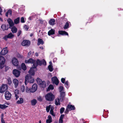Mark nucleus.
<instances>
[{"mask_svg":"<svg viewBox=\"0 0 123 123\" xmlns=\"http://www.w3.org/2000/svg\"><path fill=\"white\" fill-rule=\"evenodd\" d=\"M35 61L33 65V68H36L38 65L41 66L42 64L44 65H46V61L43 59L42 61L37 59V61L35 60Z\"/></svg>","mask_w":123,"mask_h":123,"instance_id":"obj_1","label":"nucleus"},{"mask_svg":"<svg viewBox=\"0 0 123 123\" xmlns=\"http://www.w3.org/2000/svg\"><path fill=\"white\" fill-rule=\"evenodd\" d=\"M34 81L33 78L30 75L28 74L25 77V83L26 85L27 84L28 82L30 83H33Z\"/></svg>","mask_w":123,"mask_h":123,"instance_id":"obj_2","label":"nucleus"},{"mask_svg":"<svg viewBox=\"0 0 123 123\" xmlns=\"http://www.w3.org/2000/svg\"><path fill=\"white\" fill-rule=\"evenodd\" d=\"M37 84H34L32 86V88L30 89L26 87L25 89L26 92H35L37 89Z\"/></svg>","mask_w":123,"mask_h":123,"instance_id":"obj_3","label":"nucleus"},{"mask_svg":"<svg viewBox=\"0 0 123 123\" xmlns=\"http://www.w3.org/2000/svg\"><path fill=\"white\" fill-rule=\"evenodd\" d=\"M46 99L49 101H52L54 99V96L52 93H48L45 96Z\"/></svg>","mask_w":123,"mask_h":123,"instance_id":"obj_4","label":"nucleus"},{"mask_svg":"<svg viewBox=\"0 0 123 123\" xmlns=\"http://www.w3.org/2000/svg\"><path fill=\"white\" fill-rule=\"evenodd\" d=\"M6 60L4 57L0 56V68L2 69L4 67V64Z\"/></svg>","mask_w":123,"mask_h":123,"instance_id":"obj_5","label":"nucleus"},{"mask_svg":"<svg viewBox=\"0 0 123 123\" xmlns=\"http://www.w3.org/2000/svg\"><path fill=\"white\" fill-rule=\"evenodd\" d=\"M8 87L7 85L3 84L0 88V92H9L7 91Z\"/></svg>","mask_w":123,"mask_h":123,"instance_id":"obj_6","label":"nucleus"},{"mask_svg":"<svg viewBox=\"0 0 123 123\" xmlns=\"http://www.w3.org/2000/svg\"><path fill=\"white\" fill-rule=\"evenodd\" d=\"M14 37V35L12 34V32H10L7 35H6L3 38L5 40L7 41L8 38L12 39Z\"/></svg>","mask_w":123,"mask_h":123,"instance_id":"obj_7","label":"nucleus"},{"mask_svg":"<svg viewBox=\"0 0 123 123\" xmlns=\"http://www.w3.org/2000/svg\"><path fill=\"white\" fill-rule=\"evenodd\" d=\"M20 71L16 69H13L12 71L13 74L16 77L20 75Z\"/></svg>","mask_w":123,"mask_h":123,"instance_id":"obj_8","label":"nucleus"},{"mask_svg":"<svg viewBox=\"0 0 123 123\" xmlns=\"http://www.w3.org/2000/svg\"><path fill=\"white\" fill-rule=\"evenodd\" d=\"M52 81L53 83H54L57 86L59 83V81L56 76H54L51 78Z\"/></svg>","mask_w":123,"mask_h":123,"instance_id":"obj_9","label":"nucleus"},{"mask_svg":"<svg viewBox=\"0 0 123 123\" xmlns=\"http://www.w3.org/2000/svg\"><path fill=\"white\" fill-rule=\"evenodd\" d=\"M30 42L27 40H24L22 42L21 44L23 46H28L30 45Z\"/></svg>","mask_w":123,"mask_h":123,"instance_id":"obj_10","label":"nucleus"},{"mask_svg":"<svg viewBox=\"0 0 123 123\" xmlns=\"http://www.w3.org/2000/svg\"><path fill=\"white\" fill-rule=\"evenodd\" d=\"M12 62L13 65L15 66H17L19 65V62L18 59L15 57L13 58Z\"/></svg>","mask_w":123,"mask_h":123,"instance_id":"obj_11","label":"nucleus"},{"mask_svg":"<svg viewBox=\"0 0 123 123\" xmlns=\"http://www.w3.org/2000/svg\"><path fill=\"white\" fill-rule=\"evenodd\" d=\"M8 50L7 49V48L6 47L3 48L0 52V55H4L8 53Z\"/></svg>","mask_w":123,"mask_h":123,"instance_id":"obj_12","label":"nucleus"},{"mask_svg":"<svg viewBox=\"0 0 123 123\" xmlns=\"http://www.w3.org/2000/svg\"><path fill=\"white\" fill-rule=\"evenodd\" d=\"M1 29L3 31L7 30L9 28V25L8 24H3L1 25Z\"/></svg>","mask_w":123,"mask_h":123,"instance_id":"obj_13","label":"nucleus"},{"mask_svg":"<svg viewBox=\"0 0 123 123\" xmlns=\"http://www.w3.org/2000/svg\"><path fill=\"white\" fill-rule=\"evenodd\" d=\"M35 62V60L33 59L32 58H30L28 60H25V62L26 64L31 63V64L34 63Z\"/></svg>","mask_w":123,"mask_h":123,"instance_id":"obj_14","label":"nucleus"},{"mask_svg":"<svg viewBox=\"0 0 123 123\" xmlns=\"http://www.w3.org/2000/svg\"><path fill=\"white\" fill-rule=\"evenodd\" d=\"M5 96L6 99L9 100L11 98L12 95L10 93H5Z\"/></svg>","mask_w":123,"mask_h":123,"instance_id":"obj_15","label":"nucleus"},{"mask_svg":"<svg viewBox=\"0 0 123 123\" xmlns=\"http://www.w3.org/2000/svg\"><path fill=\"white\" fill-rule=\"evenodd\" d=\"M7 21L9 25V28H11V27L13 26L14 24L11 18L8 19Z\"/></svg>","mask_w":123,"mask_h":123,"instance_id":"obj_16","label":"nucleus"},{"mask_svg":"<svg viewBox=\"0 0 123 123\" xmlns=\"http://www.w3.org/2000/svg\"><path fill=\"white\" fill-rule=\"evenodd\" d=\"M58 33L59 34L63 36L67 35L68 36V33L65 31H58Z\"/></svg>","mask_w":123,"mask_h":123,"instance_id":"obj_17","label":"nucleus"},{"mask_svg":"<svg viewBox=\"0 0 123 123\" xmlns=\"http://www.w3.org/2000/svg\"><path fill=\"white\" fill-rule=\"evenodd\" d=\"M12 82L14 85L15 87H17L18 84V80L16 79H14L13 80Z\"/></svg>","mask_w":123,"mask_h":123,"instance_id":"obj_18","label":"nucleus"},{"mask_svg":"<svg viewBox=\"0 0 123 123\" xmlns=\"http://www.w3.org/2000/svg\"><path fill=\"white\" fill-rule=\"evenodd\" d=\"M67 107L69 109V110L70 111L72 110H74L75 109L74 106L72 105H68Z\"/></svg>","mask_w":123,"mask_h":123,"instance_id":"obj_19","label":"nucleus"},{"mask_svg":"<svg viewBox=\"0 0 123 123\" xmlns=\"http://www.w3.org/2000/svg\"><path fill=\"white\" fill-rule=\"evenodd\" d=\"M55 19H51L49 21V23L51 25H53L55 24Z\"/></svg>","mask_w":123,"mask_h":123,"instance_id":"obj_20","label":"nucleus"},{"mask_svg":"<svg viewBox=\"0 0 123 123\" xmlns=\"http://www.w3.org/2000/svg\"><path fill=\"white\" fill-rule=\"evenodd\" d=\"M55 30L52 29H51V30H49L48 32V35L49 36L53 35L55 34Z\"/></svg>","mask_w":123,"mask_h":123,"instance_id":"obj_21","label":"nucleus"},{"mask_svg":"<svg viewBox=\"0 0 123 123\" xmlns=\"http://www.w3.org/2000/svg\"><path fill=\"white\" fill-rule=\"evenodd\" d=\"M65 95V93H60V98L61 101H63Z\"/></svg>","mask_w":123,"mask_h":123,"instance_id":"obj_22","label":"nucleus"},{"mask_svg":"<svg viewBox=\"0 0 123 123\" xmlns=\"http://www.w3.org/2000/svg\"><path fill=\"white\" fill-rule=\"evenodd\" d=\"M44 43V42L42 39L39 38L37 40V45H39L40 44L43 45Z\"/></svg>","mask_w":123,"mask_h":123,"instance_id":"obj_23","label":"nucleus"},{"mask_svg":"<svg viewBox=\"0 0 123 123\" xmlns=\"http://www.w3.org/2000/svg\"><path fill=\"white\" fill-rule=\"evenodd\" d=\"M70 24V22L67 21L65 23L64 26L63 28L64 29H68L69 28V24Z\"/></svg>","mask_w":123,"mask_h":123,"instance_id":"obj_24","label":"nucleus"},{"mask_svg":"<svg viewBox=\"0 0 123 123\" xmlns=\"http://www.w3.org/2000/svg\"><path fill=\"white\" fill-rule=\"evenodd\" d=\"M10 29H11V31L13 33H15L17 32V29L15 26H13Z\"/></svg>","mask_w":123,"mask_h":123,"instance_id":"obj_25","label":"nucleus"},{"mask_svg":"<svg viewBox=\"0 0 123 123\" xmlns=\"http://www.w3.org/2000/svg\"><path fill=\"white\" fill-rule=\"evenodd\" d=\"M39 84L41 87L44 88L46 86V82L44 81H42L41 83H39Z\"/></svg>","mask_w":123,"mask_h":123,"instance_id":"obj_26","label":"nucleus"},{"mask_svg":"<svg viewBox=\"0 0 123 123\" xmlns=\"http://www.w3.org/2000/svg\"><path fill=\"white\" fill-rule=\"evenodd\" d=\"M48 119L46 120V123H50L52 121V118L50 115L48 116Z\"/></svg>","mask_w":123,"mask_h":123,"instance_id":"obj_27","label":"nucleus"},{"mask_svg":"<svg viewBox=\"0 0 123 123\" xmlns=\"http://www.w3.org/2000/svg\"><path fill=\"white\" fill-rule=\"evenodd\" d=\"M28 73L30 74H29L31 76L34 75L35 74L34 71L32 68H30L28 72Z\"/></svg>","mask_w":123,"mask_h":123,"instance_id":"obj_28","label":"nucleus"},{"mask_svg":"<svg viewBox=\"0 0 123 123\" xmlns=\"http://www.w3.org/2000/svg\"><path fill=\"white\" fill-rule=\"evenodd\" d=\"M64 115L62 114L60 117L59 119V123H62L63 122V119L64 117Z\"/></svg>","mask_w":123,"mask_h":123,"instance_id":"obj_29","label":"nucleus"},{"mask_svg":"<svg viewBox=\"0 0 123 123\" xmlns=\"http://www.w3.org/2000/svg\"><path fill=\"white\" fill-rule=\"evenodd\" d=\"M37 103V101L35 99H33L31 101V104L32 105H35Z\"/></svg>","mask_w":123,"mask_h":123,"instance_id":"obj_30","label":"nucleus"},{"mask_svg":"<svg viewBox=\"0 0 123 123\" xmlns=\"http://www.w3.org/2000/svg\"><path fill=\"white\" fill-rule=\"evenodd\" d=\"M60 99L57 98L55 100V104L57 105H59L60 104Z\"/></svg>","mask_w":123,"mask_h":123,"instance_id":"obj_31","label":"nucleus"},{"mask_svg":"<svg viewBox=\"0 0 123 123\" xmlns=\"http://www.w3.org/2000/svg\"><path fill=\"white\" fill-rule=\"evenodd\" d=\"M21 68L24 70H25L27 68L26 67L25 63H23L21 64Z\"/></svg>","mask_w":123,"mask_h":123,"instance_id":"obj_32","label":"nucleus"},{"mask_svg":"<svg viewBox=\"0 0 123 123\" xmlns=\"http://www.w3.org/2000/svg\"><path fill=\"white\" fill-rule=\"evenodd\" d=\"M54 89V87L53 85H52L50 84L48 87V89L47 90V92H49L50 90H53Z\"/></svg>","mask_w":123,"mask_h":123,"instance_id":"obj_33","label":"nucleus"},{"mask_svg":"<svg viewBox=\"0 0 123 123\" xmlns=\"http://www.w3.org/2000/svg\"><path fill=\"white\" fill-rule=\"evenodd\" d=\"M24 102V100L22 98H20L16 102L17 104H20Z\"/></svg>","mask_w":123,"mask_h":123,"instance_id":"obj_34","label":"nucleus"},{"mask_svg":"<svg viewBox=\"0 0 123 123\" xmlns=\"http://www.w3.org/2000/svg\"><path fill=\"white\" fill-rule=\"evenodd\" d=\"M54 108L53 107H52L51 108V109L50 111V113L51 115L54 117L55 116V114L54 113L53 110H54Z\"/></svg>","mask_w":123,"mask_h":123,"instance_id":"obj_35","label":"nucleus"},{"mask_svg":"<svg viewBox=\"0 0 123 123\" xmlns=\"http://www.w3.org/2000/svg\"><path fill=\"white\" fill-rule=\"evenodd\" d=\"M20 18L18 17L14 20V22L15 24H17L19 23V21Z\"/></svg>","mask_w":123,"mask_h":123,"instance_id":"obj_36","label":"nucleus"},{"mask_svg":"<svg viewBox=\"0 0 123 123\" xmlns=\"http://www.w3.org/2000/svg\"><path fill=\"white\" fill-rule=\"evenodd\" d=\"M52 107L51 105H49V106H47L46 107V110L47 112H49L50 109H51V108Z\"/></svg>","mask_w":123,"mask_h":123,"instance_id":"obj_37","label":"nucleus"},{"mask_svg":"<svg viewBox=\"0 0 123 123\" xmlns=\"http://www.w3.org/2000/svg\"><path fill=\"white\" fill-rule=\"evenodd\" d=\"M60 92H64V88L62 86H60L59 88Z\"/></svg>","mask_w":123,"mask_h":123,"instance_id":"obj_38","label":"nucleus"},{"mask_svg":"<svg viewBox=\"0 0 123 123\" xmlns=\"http://www.w3.org/2000/svg\"><path fill=\"white\" fill-rule=\"evenodd\" d=\"M48 68L49 71L50 72H52L53 70V68L52 65H49L48 66Z\"/></svg>","mask_w":123,"mask_h":123,"instance_id":"obj_39","label":"nucleus"},{"mask_svg":"<svg viewBox=\"0 0 123 123\" xmlns=\"http://www.w3.org/2000/svg\"><path fill=\"white\" fill-rule=\"evenodd\" d=\"M0 107V109H4L8 107V106L6 105L5 104H1Z\"/></svg>","mask_w":123,"mask_h":123,"instance_id":"obj_40","label":"nucleus"},{"mask_svg":"<svg viewBox=\"0 0 123 123\" xmlns=\"http://www.w3.org/2000/svg\"><path fill=\"white\" fill-rule=\"evenodd\" d=\"M7 83L8 85H10L12 83V81L10 78H8L7 79Z\"/></svg>","mask_w":123,"mask_h":123,"instance_id":"obj_41","label":"nucleus"},{"mask_svg":"<svg viewBox=\"0 0 123 123\" xmlns=\"http://www.w3.org/2000/svg\"><path fill=\"white\" fill-rule=\"evenodd\" d=\"M65 83V87L67 88H68L69 86V84L68 83V81L67 80L66 81Z\"/></svg>","mask_w":123,"mask_h":123,"instance_id":"obj_42","label":"nucleus"},{"mask_svg":"<svg viewBox=\"0 0 123 123\" xmlns=\"http://www.w3.org/2000/svg\"><path fill=\"white\" fill-rule=\"evenodd\" d=\"M65 108L64 107H62L60 109V112L61 114L64 111Z\"/></svg>","mask_w":123,"mask_h":123,"instance_id":"obj_43","label":"nucleus"},{"mask_svg":"<svg viewBox=\"0 0 123 123\" xmlns=\"http://www.w3.org/2000/svg\"><path fill=\"white\" fill-rule=\"evenodd\" d=\"M25 90V87L24 86H22L21 87V90L22 92H24Z\"/></svg>","mask_w":123,"mask_h":123,"instance_id":"obj_44","label":"nucleus"},{"mask_svg":"<svg viewBox=\"0 0 123 123\" xmlns=\"http://www.w3.org/2000/svg\"><path fill=\"white\" fill-rule=\"evenodd\" d=\"M15 97H16V100L18 98H19V97L18 95L19 94V93H15Z\"/></svg>","mask_w":123,"mask_h":123,"instance_id":"obj_45","label":"nucleus"},{"mask_svg":"<svg viewBox=\"0 0 123 123\" xmlns=\"http://www.w3.org/2000/svg\"><path fill=\"white\" fill-rule=\"evenodd\" d=\"M21 22L22 23H24L25 21L24 20V18L23 17H22L21 18Z\"/></svg>","mask_w":123,"mask_h":123,"instance_id":"obj_46","label":"nucleus"},{"mask_svg":"<svg viewBox=\"0 0 123 123\" xmlns=\"http://www.w3.org/2000/svg\"><path fill=\"white\" fill-rule=\"evenodd\" d=\"M42 81V80L40 79L39 78H38L37 79V82L38 83V84H39V83H41Z\"/></svg>","mask_w":123,"mask_h":123,"instance_id":"obj_47","label":"nucleus"},{"mask_svg":"<svg viewBox=\"0 0 123 123\" xmlns=\"http://www.w3.org/2000/svg\"><path fill=\"white\" fill-rule=\"evenodd\" d=\"M37 100L40 101H41L42 100V99L41 96H39L37 98Z\"/></svg>","mask_w":123,"mask_h":123,"instance_id":"obj_48","label":"nucleus"},{"mask_svg":"<svg viewBox=\"0 0 123 123\" xmlns=\"http://www.w3.org/2000/svg\"><path fill=\"white\" fill-rule=\"evenodd\" d=\"M7 12L8 14H9L11 15L12 14V10L10 9H9L7 11Z\"/></svg>","mask_w":123,"mask_h":123,"instance_id":"obj_49","label":"nucleus"},{"mask_svg":"<svg viewBox=\"0 0 123 123\" xmlns=\"http://www.w3.org/2000/svg\"><path fill=\"white\" fill-rule=\"evenodd\" d=\"M65 79L63 78H62L61 79V81L62 83H65Z\"/></svg>","mask_w":123,"mask_h":123,"instance_id":"obj_50","label":"nucleus"},{"mask_svg":"<svg viewBox=\"0 0 123 123\" xmlns=\"http://www.w3.org/2000/svg\"><path fill=\"white\" fill-rule=\"evenodd\" d=\"M69 111H70L69 110V109L67 107L65 111V113L66 114H68V112Z\"/></svg>","mask_w":123,"mask_h":123,"instance_id":"obj_51","label":"nucleus"},{"mask_svg":"<svg viewBox=\"0 0 123 123\" xmlns=\"http://www.w3.org/2000/svg\"><path fill=\"white\" fill-rule=\"evenodd\" d=\"M21 30H19L17 36H19L21 34Z\"/></svg>","mask_w":123,"mask_h":123,"instance_id":"obj_52","label":"nucleus"},{"mask_svg":"<svg viewBox=\"0 0 123 123\" xmlns=\"http://www.w3.org/2000/svg\"><path fill=\"white\" fill-rule=\"evenodd\" d=\"M24 28L25 29H26L27 31L29 29V27H28L26 25H25L24 26Z\"/></svg>","mask_w":123,"mask_h":123,"instance_id":"obj_53","label":"nucleus"},{"mask_svg":"<svg viewBox=\"0 0 123 123\" xmlns=\"http://www.w3.org/2000/svg\"><path fill=\"white\" fill-rule=\"evenodd\" d=\"M31 51L29 52L28 53V57H30L31 55Z\"/></svg>","mask_w":123,"mask_h":123,"instance_id":"obj_54","label":"nucleus"},{"mask_svg":"<svg viewBox=\"0 0 123 123\" xmlns=\"http://www.w3.org/2000/svg\"><path fill=\"white\" fill-rule=\"evenodd\" d=\"M18 56L20 58H22V56L20 54H18Z\"/></svg>","mask_w":123,"mask_h":123,"instance_id":"obj_55","label":"nucleus"},{"mask_svg":"<svg viewBox=\"0 0 123 123\" xmlns=\"http://www.w3.org/2000/svg\"><path fill=\"white\" fill-rule=\"evenodd\" d=\"M4 114H2L1 115V119H3Z\"/></svg>","mask_w":123,"mask_h":123,"instance_id":"obj_56","label":"nucleus"},{"mask_svg":"<svg viewBox=\"0 0 123 123\" xmlns=\"http://www.w3.org/2000/svg\"><path fill=\"white\" fill-rule=\"evenodd\" d=\"M39 21L41 24H43V20L40 19L39 20Z\"/></svg>","mask_w":123,"mask_h":123,"instance_id":"obj_57","label":"nucleus"},{"mask_svg":"<svg viewBox=\"0 0 123 123\" xmlns=\"http://www.w3.org/2000/svg\"><path fill=\"white\" fill-rule=\"evenodd\" d=\"M2 12V10L1 7H0V14H1V13Z\"/></svg>","mask_w":123,"mask_h":123,"instance_id":"obj_58","label":"nucleus"},{"mask_svg":"<svg viewBox=\"0 0 123 123\" xmlns=\"http://www.w3.org/2000/svg\"><path fill=\"white\" fill-rule=\"evenodd\" d=\"M39 48L40 49H43V46L40 47Z\"/></svg>","mask_w":123,"mask_h":123,"instance_id":"obj_59","label":"nucleus"},{"mask_svg":"<svg viewBox=\"0 0 123 123\" xmlns=\"http://www.w3.org/2000/svg\"><path fill=\"white\" fill-rule=\"evenodd\" d=\"M8 14L6 12V16L7 17H8Z\"/></svg>","mask_w":123,"mask_h":123,"instance_id":"obj_60","label":"nucleus"},{"mask_svg":"<svg viewBox=\"0 0 123 123\" xmlns=\"http://www.w3.org/2000/svg\"><path fill=\"white\" fill-rule=\"evenodd\" d=\"M5 104L6 105H9V103H7V102H6L5 103Z\"/></svg>","mask_w":123,"mask_h":123,"instance_id":"obj_61","label":"nucleus"},{"mask_svg":"<svg viewBox=\"0 0 123 123\" xmlns=\"http://www.w3.org/2000/svg\"><path fill=\"white\" fill-rule=\"evenodd\" d=\"M33 35V34L32 33H31L30 34V37H32Z\"/></svg>","mask_w":123,"mask_h":123,"instance_id":"obj_62","label":"nucleus"},{"mask_svg":"<svg viewBox=\"0 0 123 123\" xmlns=\"http://www.w3.org/2000/svg\"><path fill=\"white\" fill-rule=\"evenodd\" d=\"M62 19H63V21H66V20H67L66 19L64 18H62Z\"/></svg>","mask_w":123,"mask_h":123,"instance_id":"obj_63","label":"nucleus"},{"mask_svg":"<svg viewBox=\"0 0 123 123\" xmlns=\"http://www.w3.org/2000/svg\"><path fill=\"white\" fill-rule=\"evenodd\" d=\"M0 20L2 21H3V20H2V19L0 17Z\"/></svg>","mask_w":123,"mask_h":123,"instance_id":"obj_64","label":"nucleus"}]
</instances>
